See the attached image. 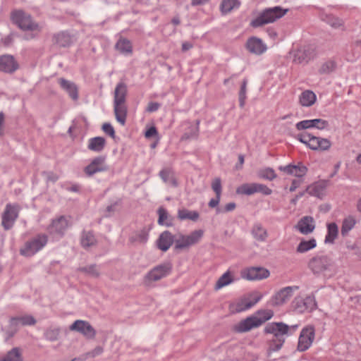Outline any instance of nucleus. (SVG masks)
<instances>
[{
	"instance_id": "obj_24",
	"label": "nucleus",
	"mask_w": 361,
	"mask_h": 361,
	"mask_svg": "<svg viewBox=\"0 0 361 361\" xmlns=\"http://www.w3.org/2000/svg\"><path fill=\"white\" fill-rule=\"evenodd\" d=\"M314 56V49L310 46L298 49L294 54V61L302 63H307Z\"/></svg>"
},
{
	"instance_id": "obj_46",
	"label": "nucleus",
	"mask_w": 361,
	"mask_h": 361,
	"mask_svg": "<svg viewBox=\"0 0 361 361\" xmlns=\"http://www.w3.org/2000/svg\"><path fill=\"white\" fill-rule=\"evenodd\" d=\"M355 220L353 216L345 218L342 224L341 234L345 235L355 225Z\"/></svg>"
},
{
	"instance_id": "obj_42",
	"label": "nucleus",
	"mask_w": 361,
	"mask_h": 361,
	"mask_svg": "<svg viewBox=\"0 0 361 361\" xmlns=\"http://www.w3.org/2000/svg\"><path fill=\"white\" fill-rule=\"evenodd\" d=\"M257 176L262 179L268 180H273L277 177L275 171L271 167H266L259 169L257 172Z\"/></svg>"
},
{
	"instance_id": "obj_23",
	"label": "nucleus",
	"mask_w": 361,
	"mask_h": 361,
	"mask_svg": "<svg viewBox=\"0 0 361 361\" xmlns=\"http://www.w3.org/2000/svg\"><path fill=\"white\" fill-rule=\"evenodd\" d=\"M58 82L60 87L68 94L73 101H77L78 99V87L73 82L63 78H59Z\"/></svg>"
},
{
	"instance_id": "obj_56",
	"label": "nucleus",
	"mask_w": 361,
	"mask_h": 361,
	"mask_svg": "<svg viewBox=\"0 0 361 361\" xmlns=\"http://www.w3.org/2000/svg\"><path fill=\"white\" fill-rule=\"evenodd\" d=\"M160 107V104L155 102H149L146 111L147 112H154L159 109Z\"/></svg>"
},
{
	"instance_id": "obj_54",
	"label": "nucleus",
	"mask_w": 361,
	"mask_h": 361,
	"mask_svg": "<svg viewBox=\"0 0 361 361\" xmlns=\"http://www.w3.org/2000/svg\"><path fill=\"white\" fill-rule=\"evenodd\" d=\"M103 131L112 138H115V130L109 123H104L102 127Z\"/></svg>"
},
{
	"instance_id": "obj_26",
	"label": "nucleus",
	"mask_w": 361,
	"mask_h": 361,
	"mask_svg": "<svg viewBox=\"0 0 361 361\" xmlns=\"http://www.w3.org/2000/svg\"><path fill=\"white\" fill-rule=\"evenodd\" d=\"M52 42L59 47H68L72 44V36L66 31L59 32L54 34Z\"/></svg>"
},
{
	"instance_id": "obj_62",
	"label": "nucleus",
	"mask_w": 361,
	"mask_h": 361,
	"mask_svg": "<svg viewBox=\"0 0 361 361\" xmlns=\"http://www.w3.org/2000/svg\"><path fill=\"white\" fill-rule=\"evenodd\" d=\"M301 181L298 180H293L291 183V185L289 188L290 192H294L300 185Z\"/></svg>"
},
{
	"instance_id": "obj_57",
	"label": "nucleus",
	"mask_w": 361,
	"mask_h": 361,
	"mask_svg": "<svg viewBox=\"0 0 361 361\" xmlns=\"http://www.w3.org/2000/svg\"><path fill=\"white\" fill-rule=\"evenodd\" d=\"M158 134L157 128L155 126H152L145 133V136L147 138H150L153 136H155Z\"/></svg>"
},
{
	"instance_id": "obj_63",
	"label": "nucleus",
	"mask_w": 361,
	"mask_h": 361,
	"mask_svg": "<svg viewBox=\"0 0 361 361\" xmlns=\"http://www.w3.org/2000/svg\"><path fill=\"white\" fill-rule=\"evenodd\" d=\"M236 207V204L235 202H229L226 204L224 207V212H228L234 210Z\"/></svg>"
},
{
	"instance_id": "obj_27",
	"label": "nucleus",
	"mask_w": 361,
	"mask_h": 361,
	"mask_svg": "<svg viewBox=\"0 0 361 361\" xmlns=\"http://www.w3.org/2000/svg\"><path fill=\"white\" fill-rule=\"evenodd\" d=\"M251 233L254 238L259 242H264L268 238L267 230L264 228L260 223H257L253 225Z\"/></svg>"
},
{
	"instance_id": "obj_31",
	"label": "nucleus",
	"mask_w": 361,
	"mask_h": 361,
	"mask_svg": "<svg viewBox=\"0 0 361 361\" xmlns=\"http://www.w3.org/2000/svg\"><path fill=\"white\" fill-rule=\"evenodd\" d=\"M106 145V140L103 137H94L89 140L88 149L91 151L100 152Z\"/></svg>"
},
{
	"instance_id": "obj_20",
	"label": "nucleus",
	"mask_w": 361,
	"mask_h": 361,
	"mask_svg": "<svg viewBox=\"0 0 361 361\" xmlns=\"http://www.w3.org/2000/svg\"><path fill=\"white\" fill-rule=\"evenodd\" d=\"M278 169L287 175L298 178L304 176L307 172V168L302 162H298L296 165L290 164L287 166H280Z\"/></svg>"
},
{
	"instance_id": "obj_30",
	"label": "nucleus",
	"mask_w": 361,
	"mask_h": 361,
	"mask_svg": "<svg viewBox=\"0 0 361 361\" xmlns=\"http://www.w3.org/2000/svg\"><path fill=\"white\" fill-rule=\"evenodd\" d=\"M300 303L302 304V307L299 305V302L296 304V308L298 309L299 312H312L316 308L317 303L313 297H306L303 300H300Z\"/></svg>"
},
{
	"instance_id": "obj_38",
	"label": "nucleus",
	"mask_w": 361,
	"mask_h": 361,
	"mask_svg": "<svg viewBox=\"0 0 361 361\" xmlns=\"http://www.w3.org/2000/svg\"><path fill=\"white\" fill-rule=\"evenodd\" d=\"M238 0H222L220 5V10L222 14H226L231 12L233 8L240 6Z\"/></svg>"
},
{
	"instance_id": "obj_39",
	"label": "nucleus",
	"mask_w": 361,
	"mask_h": 361,
	"mask_svg": "<svg viewBox=\"0 0 361 361\" xmlns=\"http://www.w3.org/2000/svg\"><path fill=\"white\" fill-rule=\"evenodd\" d=\"M115 48L121 53L131 54L133 51L131 42L125 38H120L116 42Z\"/></svg>"
},
{
	"instance_id": "obj_21",
	"label": "nucleus",
	"mask_w": 361,
	"mask_h": 361,
	"mask_svg": "<svg viewBox=\"0 0 361 361\" xmlns=\"http://www.w3.org/2000/svg\"><path fill=\"white\" fill-rule=\"evenodd\" d=\"M245 47L249 52L255 55L262 54L267 49L262 40L257 37H250L247 40Z\"/></svg>"
},
{
	"instance_id": "obj_40",
	"label": "nucleus",
	"mask_w": 361,
	"mask_h": 361,
	"mask_svg": "<svg viewBox=\"0 0 361 361\" xmlns=\"http://www.w3.org/2000/svg\"><path fill=\"white\" fill-rule=\"evenodd\" d=\"M77 271L85 273V274L93 278H99L100 276L99 269L96 264H90L86 267H79L78 268Z\"/></svg>"
},
{
	"instance_id": "obj_8",
	"label": "nucleus",
	"mask_w": 361,
	"mask_h": 361,
	"mask_svg": "<svg viewBox=\"0 0 361 361\" xmlns=\"http://www.w3.org/2000/svg\"><path fill=\"white\" fill-rule=\"evenodd\" d=\"M296 137L300 142L314 151H327L331 146L329 139L317 137L307 133H300Z\"/></svg>"
},
{
	"instance_id": "obj_1",
	"label": "nucleus",
	"mask_w": 361,
	"mask_h": 361,
	"mask_svg": "<svg viewBox=\"0 0 361 361\" xmlns=\"http://www.w3.org/2000/svg\"><path fill=\"white\" fill-rule=\"evenodd\" d=\"M298 325L289 326L283 322L267 324L264 329V333L273 335V337L267 341V356L269 357L272 353L281 350L286 340L285 336L288 335L290 331H295Z\"/></svg>"
},
{
	"instance_id": "obj_60",
	"label": "nucleus",
	"mask_w": 361,
	"mask_h": 361,
	"mask_svg": "<svg viewBox=\"0 0 361 361\" xmlns=\"http://www.w3.org/2000/svg\"><path fill=\"white\" fill-rule=\"evenodd\" d=\"M16 329H13L12 328H11L10 326H8V329H7L6 331H5V334H6V338H5V341H8L9 339H11L12 337L14 336V335L16 334Z\"/></svg>"
},
{
	"instance_id": "obj_49",
	"label": "nucleus",
	"mask_w": 361,
	"mask_h": 361,
	"mask_svg": "<svg viewBox=\"0 0 361 361\" xmlns=\"http://www.w3.org/2000/svg\"><path fill=\"white\" fill-rule=\"evenodd\" d=\"M328 24L334 27H338L343 25L342 20L335 17L331 14L326 15L325 18H322Z\"/></svg>"
},
{
	"instance_id": "obj_13",
	"label": "nucleus",
	"mask_w": 361,
	"mask_h": 361,
	"mask_svg": "<svg viewBox=\"0 0 361 361\" xmlns=\"http://www.w3.org/2000/svg\"><path fill=\"white\" fill-rule=\"evenodd\" d=\"M69 329L81 334L87 339H94L96 336V330L88 322L85 320L75 321L69 326Z\"/></svg>"
},
{
	"instance_id": "obj_53",
	"label": "nucleus",
	"mask_w": 361,
	"mask_h": 361,
	"mask_svg": "<svg viewBox=\"0 0 361 361\" xmlns=\"http://www.w3.org/2000/svg\"><path fill=\"white\" fill-rule=\"evenodd\" d=\"M256 192H260L264 195H269L272 193V190L266 185L256 183Z\"/></svg>"
},
{
	"instance_id": "obj_45",
	"label": "nucleus",
	"mask_w": 361,
	"mask_h": 361,
	"mask_svg": "<svg viewBox=\"0 0 361 361\" xmlns=\"http://www.w3.org/2000/svg\"><path fill=\"white\" fill-rule=\"evenodd\" d=\"M60 332L61 330L59 328H49L44 331V336L46 340L53 342L59 339Z\"/></svg>"
},
{
	"instance_id": "obj_50",
	"label": "nucleus",
	"mask_w": 361,
	"mask_h": 361,
	"mask_svg": "<svg viewBox=\"0 0 361 361\" xmlns=\"http://www.w3.org/2000/svg\"><path fill=\"white\" fill-rule=\"evenodd\" d=\"M247 79H244L242 82L240 90L239 92V103L241 107L244 106L245 101L246 99V87H247Z\"/></svg>"
},
{
	"instance_id": "obj_64",
	"label": "nucleus",
	"mask_w": 361,
	"mask_h": 361,
	"mask_svg": "<svg viewBox=\"0 0 361 361\" xmlns=\"http://www.w3.org/2000/svg\"><path fill=\"white\" fill-rule=\"evenodd\" d=\"M306 190H303L302 192H298L295 196V197H293L291 200H290V203L293 204H297V202L299 198L302 197L304 196V195L306 193Z\"/></svg>"
},
{
	"instance_id": "obj_52",
	"label": "nucleus",
	"mask_w": 361,
	"mask_h": 361,
	"mask_svg": "<svg viewBox=\"0 0 361 361\" xmlns=\"http://www.w3.org/2000/svg\"><path fill=\"white\" fill-rule=\"evenodd\" d=\"M212 188L216 196L221 195L222 187L220 178H215L212 183Z\"/></svg>"
},
{
	"instance_id": "obj_51",
	"label": "nucleus",
	"mask_w": 361,
	"mask_h": 361,
	"mask_svg": "<svg viewBox=\"0 0 361 361\" xmlns=\"http://www.w3.org/2000/svg\"><path fill=\"white\" fill-rule=\"evenodd\" d=\"M22 326H32L37 322L36 319L32 315H25L18 317Z\"/></svg>"
},
{
	"instance_id": "obj_2",
	"label": "nucleus",
	"mask_w": 361,
	"mask_h": 361,
	"mask_svg": "<svg viewBox=\"0 0 361 361\" xmlns=\"http://www.w3.org/2000/svg\"><path fill=\"white\" fill-rule=\"evenodd\" d=\"M273 316L274 312L271 310H259L254 315L250 316L238 322L235 326L234 330L238 333L247 332L254 328L260 326L271 319Z\"/></svg>"
},
{
	"instance_id": "obj_12",
	"label": "nucleus",
	"mask_w": 361,
	"mask_h": 361,
	"mask_svg": "<svg viewBox=\"0 0 361 361\" xmlns=\"http://www.w3.org/2000/svg\"><path fill=\"white\" fill-rule=\"evenodd\" d=\"M315 336L314 328L312 326L305 327L302 329L297 346L298 350L304 352L312 345Z\"/></svg>"
},
{
	"instance_id": "obj_11",
	"label": "nucleus",
	"mask_w": 361,
	"mask_h": 361,
	"mask_svg": "<svg viewBox=\"0 0 361 361\" xmlns=\"http://www.w3.org/2000/svg\"><path fill=\"white\" fill-rule=\"evenodd\" d=\"M20 209V206L17 203H8L6 205L1 214V226L4 231H8L13 227L18 218Z\"/></svg>"
},
{
	"instance_id": "obj_35",
	"label": "nucleus",
	"mask_w": 361,
	"mask_h": 361,
	"mask_svg": "<svg viewBox=\"0 0 361 361\" xmlns=\"http://www.w3.org/2000/svg\"><path fill=\"white\" fill-rule=\"evenodd\" d=\"M327 234L325 237L324 242L326 243H334L338 233V226L334 222L330 223L327 225Z\"/></svg>"
},
{
	"instance_id": "obj_19",
	"label": "nucleus",
	"mask_w": 361,
	"mask_h": 361,
	"mask_svg": "<svg viewBox=\"0 0 361 361\" xmlns=\"http://www.w3.org/2000/svg\"><path fill=\"white\" fill-rule=\"evenodd\" d=\"M329 126V122L321 118L311 120H304L296 123L295 127L298 130H306L312 128H316L319 130H324Z\"/></svg>"
},
{
	"instance_id": "obj_44",
	"label": "nucleus",
	"mask_w": 361,
	"mask_h": 361,
	"mask_svg": "<svg viewBox=\"0 0 361 361\" xmlns=\"http://www.w3.org/2000/svg\"><path fill=\"white\" fill-rule=\"evenodd\" d=\"M233 281V279L229 271L224 273L216 281L215 284V289L219 290L231 283H232Z\"/></svg>"
},
{
	"instance_id": "obj_47",
	"label": "nucleus",
	"mask_w": 361,
	"mask_h": 361,
	"mask_svg": "<svg viewBox=\"0 0 361 361\" xmlns=\"http://www.w3.org/2000/svg\"><path fill=\"white\" fill-rule=\"evenodd\" d=\"M336 68V63L334 61H328L324 63L319 70L320 74H329Z\"/></svg>"
},
{
	"instance_id": "obj_18",
	"label": "nucleus",
	"mask_w": 361,
	"mask_h": 361,
	"mask_svg": "<svg viewBox=\"0 0 361 361\" xmlns=\"http://www.w3.org/2000/svg\"><path fill=\"white\" fill-rule=\"evenodd\" d=\"M68 227V221L65 216H60L59 217L53 219L51 224L49 226L48 230L50 233H55L60 237L64 235L66 230Z\"/></svg>"
},
{
	"instance_id": "obj_37",
	"label": "nucleus",
	"mask_w": 361,
	"mask_h": 361,
	"mask_svg": "<svg viewBox=\"0 0 361 361\" xmlns=\"http://www.w3.org/2000/svg\"><path fill=\"white\" fill-rule=\"evenodd\" d=\"M1 361H23L21 350L18 347L12 348Z\"/></svg>"
},
{
	"instance_id": "obj_61",
	"label": "nucleus",
	"mask_w": 361,
	"mask_h": 361,
	"mask_svg": "<svg viewBox=\"0 0 361 361\" xmlns=\"http://www.w3.org/2000/svg\"><path fill=\"white\" fill-rule=\"evenodd\" d=\"M220 199H221V196L216 195L215 198H212V200H210V201L208 204L209 207L211 208L216 207L219 204Z\"/></svg>"
},
{
	"instance_id": "obj_9",
	"label": "nucleus",
	"mask_w": 361,
	"mask_h": 361,
	"mask_svg": "<svg viewBox=\"0 0 361 361\" xmlns=\"http://www.w3.org/2000/svg\"><path fill=\"white\" fill-rule=\"evenodd\" d=\"M172 271V264L170 262L159 264L152 269L143 277L142 283L145 286L150 287L154 282L158 281L167 276Z\"/></svg>"
},
{
	"instance_id": "obj_48",
	"label": "nucleus",
	"mask_w": 361,
	"mask_h": 361,
	"mask_svg": "<svg viewBox=\"0 0 361 361\" xmlns=\"http://www.w3.org/2000/svg\"><path fill=\"white\" fill-rule=\"evenodd\" d=\"M148 239V233L145 229H142L138 231L135 236L130 238L132 242H139L140 243H145Z\"/></svg>"
},
{
	"instance_id": "obj_16",
	"label": "nucleus",
	"mask_w": 361,
	"mask_h": 361,
	"mask_svg": "<svg viewBox=\"0 0 361 361\" xmlns=\"http://www.w3.org/2000/svg\"><path fill=\"white\" fill-rule=\"evenodd\" d=\"M19 68V64L13 55L0 56V71L12 74Z\"/></svg>"
},
{
	"instance_id": "obj_14",
	"label": "nucleus",
	"mask_w": 361,
	"mask_h": 361,
	"mask_svg": "<svg viewBox=\"0 0 361 361\" xmlns=\"http://www.w3.org/2000/svg\"><path fill=\"white\" fill-rule=\"evenodd\" d=\"M106 157L99 156L94 158L91 162L84 168L85 173L90 177L98 172L106 171L109 170V166L105 164Z\"/></svg>"
},
{
	"instance_id": "obj_41",
	"label": "nucleus",
	"mask_w": 361,
	"mask_h": 361,
	"mask_svg": "<svg viewBox=\"0 0 361 361\" xmlns=\"http://www.w3.org/2000/svg\"><path fill=\"white\" fill-rule=\"evenodd\" d=\"M317 246L316 240L312 238L309 240H302L297 247L296 251L300 253L307 252Z\"/></svg>"
},
{
	"instance_id": "obj_55",
	"label": "nucleus",
	"mask_w": 361,
	"mask_h": 361,
	"mask_svg": "<svg viewBox=\"0 0 361 361\" xmlns=\"http://www.w3.org/2000/svg\"><path fill=\"white\" fill-rule=\"evenodd\" d=\"M20 324V322L18 319V317H11L9 320V326L13 329H16V332L18 331L19 325Z\"/></svg>"
},
{
	"instance_id": "obj_29",
	"label": "nucleus",
	"mask_w": 361,
	"mask_h": 361,
	"mask_svg": "<svg viewBox=\"0 0 361 361\" xmlns=\"http://www.w3.org/2000/svg\"><path fill=\"white\" fill-rule=\"evenodd\" d=\"M317 99L316 94L311 90H305L300 96V104L302 106H311Z\"/></svg>"
},
{
	"instance_id": "obj_10",
	"label": "nucleus",
	"mask_w": 361,
	"mask_h": 361,
	"mask_svg": "<svg viewBox=\"0 0 361 361\" xmlns=\"http://www.w3.org/2000/svg\"><path fill=\"white\" fill-rule=\"evenodd\" d=\"M203 235L202 230H195L188 235L178 234L175 235L174 250H183L188 248L190 246L197 243Z\"/></svg>"
},
{
	"instance_id": "obj_59",
	"label": "nucleus",
	"mask_w": 361,
	"mask_h": 361,
	"mask_svg": "<svg viewBox=\"0 0 361 361\" xmlns=\"http://www.w3.org/2000/svg\"><path fill=\"white\" fill-rule=\"evenodd\" d=\"M116 205H117V203L115 202L114 204L108 206L106 208L104 216L105 217L111 216V214L115 212V208H116Z\"/></svg>"
},
{
	"instance_id": "obj_15",
	"label": "nucleus",
	"mask_w": 361,
	"mask_h": 361,
	"mask_svg": "<svg viewBox=\"0 0 361 361\" xmlns=\"http://www.w3.org/2000/svg\"><path fill=\"white\" fill-rule=\"evenodd\" d=\"M269 271L261 267H252L242 271V276L250 281L262 280L269 276Z\"/></svg>"
},
{
	"instance_id": "obj_34",
	"label": "nucleus",
	"mask_w": 361,
	"mask_h": 361,
	"mask_svg": "<svg viewBox=\"0 0 361 361\" xmlns=\"http://www.w3.org/2000/svg\"><path fill=\"white\" fill-rule=\"evenodd\" d=\"M157 213L159 214L158 224L159 225H165L166 226H171L173 225V217L169 215L166 209L161 207L158 209Z\"/></svg>"
},
{
	"instance_id": "obj_4",
	"label": "nucleus",
	"mask_w": 361,
	"mask_h": 361,
	"mask_svg": "<svg viewBox=\"0 0 361 361\" xmlns=\"http://www.w3.org/2000/svg\"><path fill=\"white\" fill-rule=\"evenodd\" d=\"M288 9L283 8L281 6L267 8L262 10L259 16L252 19L250 23L252 27L257 28L264 25L271 23L284 16Z\"/></svg>"
},
{
	"instance_id": "obj_17",
	"label": "nucleus",
	"mask_w": 361,
	"mask_h": 361,
	"mask_svg": "<svg viewBox=\"0 0 361 361\" xmlns=\"http://www.w3.org/2000/svg\"><path fill=\"white\" fill-rule=\"evenodd\" d=\"M293 288L298 289V286H287L278 291L271 298V304L274 306H279L288 300L293 295Z\"/></svg>"
},
{
	"instance_id": "obj_22",
	"label": "nucleus",
	"mask_w": 361,
	"mask_h": 361,
	"mask_svg": "<svg viewBox=\"0 0 361 361\" xmlns=\"http://www.w3.org/2000/svg\"><path fill=\"white\" fill-rule=\"evenodd\" d=\"M175 240V235L170 231H165L162 232L157 240V247L163 252L167 251L173 245Z\"/></svg>"
},
{
	"instance_id": "obj_32",
	"label": "nucleus",
	"mask_w": 361,
	"mask_h": 361,
	"mask_svg": "<svg viewBox=\"0 0 361 361\" xmlns=\"http://www.w3.org/2000/svg\"><path fill=\"white\" fill-rule=\"evenodd\" d=\"M159 176L166 183H169L173 187L178 186V181L174 177V173L171 168H166L159 172Z\"/></svg>"
},
{
	"instance_id": "obj_43",
	"label": "nucleus",
	"mask_w": 361,
	"mask_h": 361,
	"mask_svg": "<svg viewBox=\"0 0 361 361\" xmlns=\"http://www.w3.org/2000/svg\"><path fill=\"white\" fill-rule=\"evenodd\" d=\"M200 214L196 211H189L188 209H180L178 212V217L181 219H190L196 221L199 219Z\"/></svg>"
},
{
	"instance_id": "obj_6",
	"label": "nucleus",
	"mask_w": 361,
	"mask_h": 361,
	"mask_svg": "<svg viewBox=\"0 0 361 361\" xmlns=\"http://www.w3.org/2000/svg\"><path fill=\"white\" fill-rule=\"evenodd\" d=\"M49 237L44 233H38L33 238L27 240L20 250V254L30 257L40 251L47 244Z\"/></svg>"
},
{
	"instance_id": "obj_36",
	"label": "nucleus",
	"mask_w": 361,
	"mask_h": 361,
	"mask_svg": "<svg viewBox=\"0 0 361 361\" xmlns=\"http://www.w3.org/2000/svg\"><path fill=\"white\" fill-rule=\"evenodd\" d=\"M235 192L238 195H252L256 193V183H243L236 188Z\"/></svg>"
},
{
	"instance_id": "obj_25",
	"label": "nucleus",
	"mask_w": 361,
	"mask_h": 361,
	"mask_svg": "<svg viewBox=\"0 0 361 361\" xmlns=\"http://www.w3.org/2000/svg\"><path fill=\"white\" fill-rule=\"evenodd\" d=\"M315 228L314 219L310 216H305L300 219L295 226V228L302 234L311 233Z\"/></svg>"
},
{
	"instance_id": "obj_58",
	"label": "nucleus",
	"mask_w": 361,
	"mask_h": 361,
	"mask_svg": "<svg viewBox=\"0 0 361 361\" xmlns=\"http://www.w3.org/2000/svg\"><path fill=\"white\" fill-rule=\"evenodd\" d=\"M4 121H5V114L3 111L0 112V137H3L4 135Z\"/></svg>"
},
{
	"instance_id": "obj_3",
	"label": "nucleus",
	"mask_w": 361,
	"mask_h": 361,
	"mask_svg": "<svg viewBox=\"0 0 361 361\" xmlns=\"http://www.w3.org/2000/svg\"><path fill=\"white\" fill-rule=\"evenodd\" d=\"M128 90L124 82H119L114 91V109L116 119L122 126L126 124L128 107L126 104Z\"/></svg>"
},
{
	"instance_id": "obj_7",
	"label": "nucleus",
	"mask_w": 361,
	"mask_h": 361,
	"mask_svg": "<svg viewBox=\"0 0 361 361\" xmlns=\"http://www.w3.org/2000/svg\"><path fill=\"white\" fill-rule=\"evenodd\" d=\"M334 265L333 259L328 255H317L311 258L308 262V268L314 275H325L327 271H331Z\"/></svg>"
},
{
	"instance_id": "obj_28",
	"label": "nucleus",
	"mask_w": 361,
	"mask_h": 361,
	"mask_svg": "<svg viewBox=\"0 0 361 361\" xmlns=\"http://www.w3.org/2000/svg\"><path fill=\"white\" fill-rule=\"evenodd\" d=\"M97 240L94 236L93 231H83L81 235L80 244L85 249H87L92 246L97 245Z\"/></svg>"
},
{
	"instance_id": "obj_5",
	"label": "nucleus",
	"mask_w": 361,
	"mask_h": 361,
	"mask_svg": "<svg viewBox=\"0 0 361 361\" xmlns=\"http://www.w3.org/2000/svg\"><path fill=\"white\" fill-rule=\"evenodd\" d=\"M11 20L23 31H39V24L32 16L23 10H13L11 13Z\"/></svg>"
},
{
	"instance_id": "obj_33",
	"label": "nucleus",
	"mask_w": 361,
	"mask_h": 361,
	"mask_svg": "<svg viewBox=\"0 0 361 361\" xmlns=\"http://www.w3.org/2000/svg\"><path fill=\"white\" fill-rule=\"evenodd\" d=\"M326 185L323 183H315L306 188V192L312 196L322 197L324 195Z\"/></svg>"
}]
</instances>
